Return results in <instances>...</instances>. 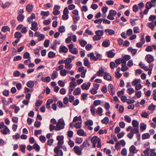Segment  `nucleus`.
I'll list each match as a JSON object with an SVG mask.
<instances>
[{
  "label": "nucleus",
  "mask_w": 156,
  "mask_h": 156,
  "mask_svg": "<svg viewBox=\"0 0 156 156\" xmlns=\"http://www.w3.org/2000/svg\"><path fill=\"white\" fill-rule=\"evenodd\" d=\"M64 143V141H58L57 144V146L55 147L54 149V152L55 153L57 154L59 156H62L63 155V153L62 150H59V148H62V146L59 145V144H63Z\"/></svg>",
  "instance_id": "1"
},
{
  "label": "nucleus",
  "mask_w": 156,
  "mask_h": 156,
  "mask_svg": "<svg viewBox=\"0 0 156 156\" xmlns=\"http://www.w3.org/2000/svg\"><path fill=\"white\" fill-rule=\"evenodd\" d=\"M0 131L4 135L7 134L10 131V130L8 127L5 125L3 122H0Z\"/></svg>",
  "instance_id": "2"
},
{
  "label": "nucleus",
  "mask_w": 156,
  "mask_h": 156,
  "mask_svg": "<svg viewBox=\"0 0 156 156\" xmlns=\"http://www.w3.org/2000/svg\"><path fill=\"white\" fill-rule=\"evenodd\" d=\"M3 63L5 66L7 67H9L10 63L9 54H8V55L7 56H6L4 58Z\"/></svg>",
  "instance_id": "3"
},
{
  "label": "nucleus",
  "mask_w": 156,
  "mask_h": 156,
  "mask_svg": "<svg viewBox=\"0 0 156 156\" xmlns=\"http://www.w3.org/2000/svg\"><path fill=\"white\" fill-rule=\"evenodd\" d=\"M147 62L148 63H150L154 60L153 57L150 54H148L145 57Z\"/></svg>",
  "instance_id": "4"
},
{
  "label": "nucleus",
  "mask_w": 156,
  "mask_h": 156,
  "mask_svg": "<svg viewBox=\"0 0 156 156\" xmlns=\"http://www.w3.org/2000/svg\"><path fill=\"white\" fill-rule=\"evenodd\" d=\"M68 51V48L65 46L61 45L59 47V52L60 53H66Z\"/></svg>",
  "instance_id": "5"
},
{
  "label": "nucleus",
  "mask_w": 156,
  "mask_h": 156,
  "mask_svg": "<svg viewBox=\"0 0 156 156\" xmlns=\"http://www.w3.org/2000/svg\"><path fill=\"white\" fill-rule=\"evenodd\" d=\"M74 152L78 155H81L82 154V152L80 150V148L78 146H75L73 148Z\"/></svg>",
  "instance_id": "6"
},
{
  "label": "nucleus",
  "mask_w": 156,
  "mask_h": 156,
  "mask_svg": "<svg viewBox=\"0 0 156 156\" xmlns=\"http://www.w3.org/2000/svg\"><path fill=\"white\" fill-rule=\"evenodd\" d=\"M113 85L111 83H110L108 85V91L111 95H113L115 94V91L113 92Z\"/></svg>",
  "instance_id": "7"
},
{
  "label": "nucleus",
  "mask_w": 156,
  "mask_h": 156,
  "mask_svg": "<svg viewBox=\"0 0 156 156\" xmlns=\"http://www.w3.org/2000/svg\"><path fill=\"white\" fill-rule=\"evenodd\" d=\"M9 98L8 101H6L5 98H2V101L3 103V108H5V105H8L9 104L10 101L9 100Z\"/></svg>",
  "instance_id": "8"
},
{
  "label": "nucleus",
  "mask_w": 156,
  "mask_h": 156,
  "mask_svg": "<svg viewBox=\"0 0 156 156\" xmlns=\"http://www.w3.org/2000/svg\"><path fill=\"white\" fill-rule=\"evenodd\" d=\"M110 44V41L108 39H106L103 41L102 45L104 47H107L109 46Z\"/></svg>",
  "instance_id": "9"
},
{
  "label": "nucleus",
  "mask_w": 156,
  "mask_h": 156,
  "mask_svg": "<svg viewBox=\"0 0 156 156\" xmlns=\"http://www.w3.org/2000/svg\"><path fill=\"white\" fill-rule=\"evenodd\" d=\"M106 54L108 57L109 58H112L115 55V54L114 52H112L111 50L107 51L106 52Z\"/></svg>",
  "instance_id": "10"
},
{
  "label": "nucleus",
  "mask_w": 156,
  "mask_h": 156,
  "mask_svg": "<svg viewBox=\"0 0 156 156\" xmlns=\"http://www.w3.org/2000/svg\"><path fill=\"white\" fill-rule=\"evenodd\" d=\"M136 150V147L133 145H132L129 148V151L130 153L133 154L135 153L136 152V151H135Z\"/></svg>",
  "instance_id": "11"
},
{
  "label": "nucleus",
  "mask_w": 156,
  "mask_h": 156,
  "mask_svg": "<svg viewBox=\"0 0 156 156\" xmlns=\"http://www.w3.org/2000/svg\"><path fill=\"white\" fill-rule=\"evenodd\" d=\"M26 85L28 87L32 88L34 87V84L33 81L30 80L27 82Z\"/></svg>",
  "instance_id": "12"
},
{
  "label": "nucleus",
  "mask_w": 156,
  "mask_h": 156,
  "mask_svg": "<svg viewBox=\"0 0 156 156\" xmlns=\"http://www.w3.org/2000/svg\"><path fill=\"white\" fill-rule=\"evenodd\" d=\"M108 74V73L105 74L104 76V79L108 80H112V77Z\"/></svg>",
  "instance_id": "13"
},
{
  "label": "nucleus",
  "mask_w": 156,
  "mask_h": 156,
  "mask_svg": "<svg viewBox=\"0 0 156 156\" xmlns=\"http://www.w3.org/2000/svg\"><path fill=\"white\" fill-rule=\"evenodd\" d=\"M33 9V5L28 4L26 7V10L27 12H29L32 10Z\"/></svg>",
  "instance_id": "14"
},
{
  "label": "nucleus",
  "mask_w": 156,
  "mask_h": 156,
  "mask_svg": "<svg viewBox=\"0 0 156 156\" xmlns=\"http://www.w3.org/2000/svg\"><path fill=\"white\" fill-rule=\"evenodd\" d=\"M90 137L88 139H86V140L83 143V145L85 147H87V145L88 146H90V144L89 143V141L90 139Z\"/></svg>",
  "instance_id": "15"
},
{
  "label": "nucleus",
  "mask_w": 156,
  "mask_h": 156,
  "mask_svg": "<svg viewBox=\"0 0 156 156\" xmlns=\"http://www.w3.org/2000/svg\"><path fill=\"white\" fill-rule=\"evenodd\" d=\"M22 37V34L20 32H16L14 34V37L16 39H20V38Z\"/></svg>",
  "instance_id": "16"
},
{
  "label": "nucleus",
  "mask_w": 156,
  "mask_h": 156,
  "mask_svg": "<svg viewBox=\"0 0 156 156\" xmlns=\"http://www.w3.org/2000/svg\"><path fill=\"white\" fill-rule=\"evenodd\" d=\"M77 134L80 136H86V134L84 135V132L82 129H80L77 131Z\"/></svg>",
  "instance_id": "17"
},
{
  "label": "nucleus",
  "mask_w": 156,
  "mask_h": 156,
  "mask_svg": "<svg viewBox=\"0 0 156 156\" xmlns=\"http://www.w3.org/2000/svg\"><path fill=\"white\" fill-rule=\"evenodd\" d=\"M33 148L35 149L36 151L38 152L40 150V146L37 143H35L33 145Z\"/></svg>",
  "instance_id": "18"
},
{
  "label": "nucleus",
  "mask_w": 156,
  "mask_h": 156,
  "mask_svg": "<svg viewBox=\"0 0 156 156\" xmlns=\"http://www.w3.org/2000/svg\"><path fill=\"white\" fill-rule=\"evenodd\" d=\"M6 35H3L0 32V44H2L6 38Z\"/></svg>",
  "instance_id": "19"
},
{
  "label": "nucleus",
  "mask_w": 156,
  "mask_h": 156,
  "mask_svg": "<svg viewBox=\"0 0 156 156\" xmlns=\"http://www.w3.org/2000/svg\"><path fill=\"white\" fill-rule=\"evenodd\" d=\"M146 124L144 123H142L140 124V130L141 132L144 131L146 128Z\"/></svg>",
  "instance_id": "20"
},
{
  "label": "nucleus",
  "mask_w": 156,
  "mask_h": 156,
  "mask_svg": "<svg viewBox=\"0 0 156 156\" xmlns=\"http://www.w3.org/2000/svg\"><path fill=\"white\" fill-rule=\"evenodd\" d=\"M41 80L44 82H49L51 81V79L49 76H47L45 78L42 77Z\"/></svg>",
  "instance_id": "21"
},
{
  "label": "nucleus",
  "mask_w": 156,
  "mask_h": 156,
  "mask_svg": "<svg viewBox=\"0 0 156 156\" xmlns=\"http://www.w3.org/2000/svg\"><path fill=\"white\" fill-rule=\"evenodd\" d=\"M104 73H105V75L106 74L108 73L104 72V70H98L97 73V76H102L103 75H102V74Z\"/></svg>",
  "instance_id": "22"
},
{
  "label": "nucleus",
  "mask_w": 156,
  "mask_h": 156,
  "mask_svg": "<svg viewBox=\"0 0 156 156\" xmlns=\"http://www.w3.org/2000/svg\"><path fill=\"white\" fill-rule=\"evenodd\" d=\"M7 30L10 31V27L8 26H4L2 27L1 31L2 32H5Z\"/></svg>",
  "instance_id": "23"
},
{
  "label": "nucleus",
  "mask_w": 156,
  "mask_h": 156,
  "mask_svg": "<svg viewBox=\"0 0 156 156\" xmlns=\"http://www.w3.org/2000/svg\"><path fill=\"white\" fill-rule=\"evenodd\" d=\"M24 18V16L22 14H19L17 17V20L18 21L22 22Z\"/></svg>",
  "instance_id": "24"
},
{
  "label": "nucleus",
  "mask_w": 156,
  "mask_h": 156,
  "mask_svg": "<svg viewBox=\"0 0 156 156\" xmlns=\"http://www.w3.org/2000/svg\"><path fill=\"white\" fill-rule=\"evenodd\" d=\"M96 35L98 36H101L104 34V32L103 30H97L95 32Z\"/></svg>",
  "instance_id": "25"
},
{
  "label": "nucleus",
  "mask_w": 156,
  "mask_h": 156,
  "mask_svg": "<svg viewBox=\"0 0 156 156\" xmlns=\"http://www.w3.org/2000/svg\"><path fill=\"white\" fill-rule=\"evenodd\" d=\"M55 53L52 51H50L49 52L48 54V57L49 58H52L55 55Z\"/></svg>",
  "instance_id": "26"
},
{
  "label": "nucleus",
  "mask_w": 156,
  "mask_h": 156,
  "mask_svg": "<svg viewBox=\"0 0 156 156\" xmlns=\"http://www.w3.org/2000/svg\"><path fill=\"white\" fill-rule=\"evenodd\" d=\"M109 122V118L107 117H105L103 119L101 120V122L102 123L107 124Z\"/></svg>",
  "instance_id": "27"
},
{
  "label": "nucleus",
  "mask_w": 156,
  "mask_h": 156,
  "mask_svg": "<svg viewBox=\"0 0 156 156\" xmlns=\"http://www.w3.org/2000/svg\"><path fill=\"white\" fill-rule=\"evenodd\" d=\"M84 64L85 66L88 67L90 66V62L88 59L85 57L84 59Z\"/></svg>",
  "instance_id": "28"
},
{
  "label": "nucleus",
  "mask_w": 156,
  "mask_h": 156,
  "mask_svg": "<svg viewBox=\"0 0 156 156\" xmlns=\"http://www.w3.org/2000/svg\"><path fill=\"white\" fill-rule=\"evenodd\" d=\"M139 122L135 120H133L132 121V124L134 127H138L139 126Z\"/></svg>",
  "instance_id": "29"
},
{
  "label": "nucleus",
  "mask_w": 156,
  "mask_h": 156,
  "mask_svg": "<svg viewBox=\"0 0 156 156\" xmlns=\"http://www.w3.org/2000/svg\"><path fill=\"white\" fill-rule=\"evenodd\" d=\"M150 137V136L148 133H145L142 135V138L143 140L149 138Z\"/></svg>",
  "instance_id": "30"
},
{
  "label": "nucleus",
  "mask_w": 156,
  "mask_h": 156,
  "mask_svg": "<svg viewBox=\"0 0 156 156\" xmlns=\"http://www.w3.org/2000/svg\"><path fill=\"white\" fill-rule=\"evenodd\" d=\"M105 31L108 32L109 35L114 34L115 33V31L114 30L111 29H106L105 30Z\"/></svg>",
  "instance_id": "31"
},
{
  "label": "nucleus",
  "mask_w": 156,
  "mask_h": 156,
  "mask_svg": "<svg viewBox=\"0 0 156 156\" xmlns=\"http://www.w3.org/2000/svg\"><path fill=\"white\" fill-rule=\"evenodd\" d=\"M49 14L50 12L49 11L45 12L42 11L41 12V15L44 16H48L49 15Z\"/></svg>",
  "instance_id": "32"
},
{
  "label": "nucleus",
  "mask_w": 156,
  "mask_h": 156,
  "mask_svg": "<svg viewBox=\"0 0 156 156\" xmlns=\"http://www.w3.org/2000/svg\"><path fill=\"white\" fill-rule=\"evenodd\" d=\"M82 123V122H76L75 123L74 125L75 127L77 129L80 128L82 126L81 124Z\"/></svg>",
  "instance_id": "33"
},
{
  "label": "nucleus",
  "mask_w": 156,
  "mask_h": 156,
  "mask_svg": "<svg viewBox=\"0 0 156 156\" xmlns=\"http://www.w3.org/2000/svg\"><path fill=\"white\" fill-rule=\"evenodd\" d=\"M156 106L152 103L151 105H149L148 107V109L151 111H153L155 110Z\"/></svg>",
  "instance_id": "34"
},
{
  "label": "nucleus",
  "mask_w": 156,
  "mask_h": 156,
  "mask_svg": "<svg viewBox=\"0 0 156 156\" xmlns=\"http://www.w3.org/2000/svg\"><path fill=\"white\" fill-rule=\"evenodd\" d=\"M58 76V73L57 71H54L53 72L52 75L51 76V78L52 79H54L57 77Z\"/></svg>",
  "instance_id": "35"
},
{
  "label": "nucleus",
  "mask_w": 156,
  "mask_h": 156,
  "mask_svg": "<svg viewBox=\"0 0 156 156\" xmlns=\"http://www.w3.org/2000/svg\"><path fill=\"white\" fill-rule=\"evenodd\" d=\"M98 138L97 136H94L91 139V142L92 143H97Z\"/></svg>",
  "instance_id": "36"
},
{
  "label": "nucleus",
  "mask_w": 156,
  "mask_h": 156,
  "mask_svg": "<svg viewBox=\"0 0 156 156\" xmlns=\"http://www.w3.org/2000/svg\"><path fill=\"white\" fill-rule=\"evenodd\" d=\"M73 23L76 24L77 23V21L79 20L80 17L79 16H73Z\"/></svg>",
  "instance_id": "37"
},
{
  "label": "nucleus",
  "mask_w": 156,
  "mask_h": 156,
  "mask_svg": "<svg viewBox=\"0 0 156 156\" xmlns=\"http://www.w3.org/2000/svg\"><path fill=\"white\" fill-rule=\"evenodd\" d=\"M142 65V64L141 62H140L139 63V66H140L141 68L143 69L145 71H147L149 70V68L147 66H141Z\"/></svg>",
  "instance_id": "38"
},
{
  "label": "nucleus",
  "mask_w": 156,
  "mask_h": 156,
  "mask_svg": "<svg viewBox=\"0 0 156 156\" xmlns=\"http://www.w3.org/2000/svg\"><path fill=\"white\" fill-rule=\"evenodd\" d=\"M59 31L61 33L64 32L65 31V27L63 26H61L58 28Z\"/></svg>",
  "instance_id": "39"
},
{
  "label": "nucleus",
  "mask_w": 156,
  "mask_h": 156,
  "mask_svg": "<svg viewBox=\"0 0 156 156\" xmlns=\"http://www.w3.org/2000/svg\"><path fill=\"white\" fill-rule=\"evenodd\" d=\"M68 72L66 69H64L60 71V74L62 76H64L66 75L67 72Z\"/></svg>",
  "instance_id": "40"
},
{
  "label": "nucleus",
  "mask_w": 156,
  "mask_h": 156,
  "mask_svg": "<svg viewBox=\"0 0 156 156\" xmlns=\"http://www.w3.org/2000/svg\"><path fill=\"white\" fill-rule=\"evenodd\" d=\"M64 137L63 135H58L57 137V140L58 141H64Z\"/></svg>",
  "instance_id": "41"
},
{
  "label": "nucleus",
  "mask_w": 156,
  "mask_h": 156,
  "mask_svg": "<svg viewBox=\"0 0 156 156\" xmlns=\"http://www.w3.org/2000/svg\"><path fill=\"white\" fill-rule=\"evenodd\" d=\"M124 117L125 118V120L128 123H130L131 121V119L130 117L127 115H126L124 116Z\"/></svg>",
  "instance_id": "42"
},
{
  "label": "nucleus",
  "mask_w": 156,
  "mask_h": 156,
  "mask_svg": "<svg viewBox=\"0 0 156 156\" xmlns=\"http://www.w3.org/2000/svg\"><path fill=\"white\" fill-rule=\"evenodd\" d=\"M19 147H20V150L23 153H25L26 148L25 145L21 144L20 145Z\"/></svg>",
  "instance_id": "43"
},
{
  "label": "nucleus",
  "mask_w": 156,
  "mask_h": 156,
  "mask_svg": "<svg viewBox=\"0 0 156 156\" xmlns=\"http://www.w3.org/2000/svg\"><path fill=\"white\" fill-rule=\"evenodd\" d=\"M85 124L87 126H92L93 125V122L91 120H88L85 122Z\"/></svg>",
  "instance_id": "44"
},
{
  "label": "nucleus",
  "mask_w": 156,
  "mask_h": 156,
  "mask_svg": "<svg viewBox=\"0 0 156 156\" xmlns=\"http://www.w3.org/2000/svg\"><path fill=\"white\" fill-rule=\"evenodd\" d=\"M77 85L75 81H72L70 83L69 87H72V88H74Z\"/></svg>",
  "instance_id": "45"
},
{
  "label": "nucleus",
  "mask_w": 156,
  "mask_h": 156,
  "mask_svg": "<svg viewBox=\"0 0 156 156\" xmlns=\"http://www.w3.org/2000/svg\"><path fill=\"white\" fill-rule=\"evenodd\" d=\"M50 40L48 39L45 40L44 43V46L45 47H48L49 46Z\"/></svg>",
  "instance_id": "46"
},
{
  "label": "nucleus",
  "mask_w": 156,
  "mask_h": 156,
  "mask_svg": "<svg viewBox=\"0 0 156 156\" xmlns=\"http://www.w3.org/2000/svg\"><path fill=\"white\" fill-rule=\"evenodd\" d=\"M127 92L128 94L130 95L134 92V90L133 88H128L127 90Z\"/></svg>",
  "instance_id": "47"
},
{
  "label": "nucleus",
  "mask_w": 156,
  "mask_h": 156,
  "mask_svg": "<svg viewBox=\"0 0 156 156\" xmlns=\"http://www.w3.org/2000/svg\"><path fill=\"white\" fill-rule=\"evenodd\" d=\"M10 5V3L9 2H7L4 4H2L1 5V6L3 8H5L7 7H9Z\"/></svg>",
  "instance_id": "48"
},
{
  "label": "nucleus",
  "mask_w": 156,
  "mask_h": 156,
  "mask_svg": "<svg viewBox=\"0 0 156 156\" xmlns=\"http://www.w3.org/2000/svg\"><path fill=\"white\" fill-rule=\"evenodd\" d=\"M39 139L43 143H44L46 141V138L44 136H41L39 137Z\"/></svg>",
  "instance_id": "49"
},
{
  "label": "nucleus",
  "mask_w": 156,
  "mask_h": 156,
  "mask_svg": "<svg viewBox=\"0 0 156 156\" xmlns=\"http://www.w3.org/2000/svg\"><path fill=\"white\" fill-rule=\"evenodd\" d=\"M71 53L74 54H77L78 52V49L77 48H73V50L70 51Z\"/></svg>",
  "instance_id": "50"
},
{
  "label": "nucleus",
  "mask_w": 156,
  "mask_h": 156,
  "mask_svg": "<svg viewBox=\"0 0 156 156\" xmlns=\"http://www.w3.org/2000/svg\"><path fill=\"white\" fill-rule=\"evenodd\" d=\"M41 122L39 121H36L34 123V126L36 128L39 127L41 125Z\"/></svg>",
  "instance_id": "51"
},
{
  "label": "nucleus",
  "mask_w": 156,
  "mask_h": 156,
  "mask_svg": "<svg viewBox=\"0 0 156 156\" xmlns=\"http://www.w3.org/2000/svg\"><path fill=\"white\" fill-rule=\"evenodd\" d=\"M23 57L25 59L30 58V54L27 52H26L24 53L23 55Z\"/></svg>",
  "instance_id": "52"
},
{
  "label": "nucleus",
  "mask_w": 156,
  "mask_h": 156,
  "mask_svg": "<svg viewBox=\"0 0 156 156\" xmlns=\"http://www.w3.org/2000/svg\"><path fill=\"white\" fill-rule=\"evenodd\" d=\"M156 19V16L151 15L149 18V20L150 21H154Z\"/></svg>",
  "instance_id": "53"
},
{
  "label": "nucleus",
  "mask_w": 156,
  "mask_h": 156,
  "mask_svg": "<svg viewBox=\"0 0 156 156\" xmlns=\"http://www.w3.org/2000/svg\"><path fill=\"white\" fill-rule=\"evenodd\" d=\"M121 154L123 156H126L127 155V150L125 148H123L121 151Z\"/></svg>",
  "instance_id": "54"
},
{
  "label": "nucleus",
  "mask_w": 156,
  "mask_h": 156,
  "mask_svg": "<svg viewBox=\"0 0 156 156\" xmlns=\"http://www.w3.org/2000/svg\"><path fill=\"white\" fill-rule=\"evenodd\" d=\"M80 44L82 47H84L87 44L86 41L82 40L81 41L79 42Z\"/></svg>",
  "instance_id": "55"
},
{
  "label": "nucleus",
  "mask_w": 156,
  "mask_h": 156,
  "mask_svg": "<svg viewBox=\"0 0 156 156\" xmlns=\"http://www.w3.org/2000/svg\"><path fill=\"white\" fill-rule=\"evenodd\" d=\"M122 66V67L121 68V70L122 71H125L127 70H128L129 69L128 67L126 65H121Z\"/></svg>",
  "instance_id": "56"
},
{
  "label": "nucleus",
  "mask_w": 156,
  "mask_h": 156,
  "mask_svg": "<svg viewBox=\"0 0 156 156\" xmlns=\"http://www.w3.org/2000/svg\"><path fill=\"white\" fill-rule=\"evenodd\" d=\"M12 120L13 122L14 123H17L18 121V118L16 116H13L12 118Z\"/></svg>",
  "instance_id": "57"
},
{
  "label": "nucleus",
  "mask_w": 156,
  "mask_h": 156,
  "mask_svg": "<svg viewBox=\"0 0 156 156\" xmlns=\"http://www.w3.org/2000/svg\"><path fill=\"white\" fill-rule=\"evenodd\" d=\"M139 9L138 6L136 5H134L133 7V10L134 12H137Z\"/></svg>",
  "instance_id": "58"
},
{
  "label": "nucleus",
  "mask_w": 156,
  "mask_h": 156,
  "mask_svg": "<svg viewBox=\"0 0 156 156\" xmlns=\"http://www.w3.org/2000/svg\"><path fill=\"white\" fill-rule=\"evenodd\" d=\"M101 103V101L100 100H98L94 101L93 104L95 106H96L100 105Z\"/></svg>",
  "instance_id": "59"
},
{
  "label": "nucleus",
  "mask_w": 156,
  "mask_h": 156,
  "mask_svg": "<svg viewBox=\"0 0 156 156\" xmlns=\"http://www.w3.org/2000/svg\"><path fill=\"white\" fill-rule=\"evenodd\" d=\"M83 141V139L81 138H77L76 140V143L78 144H80Z\"/></svg>",
  "instance_id": "60"
},
{
  "label": "nucleus",
  "mask_w": 156,
  "mask_h": 156,
  "mask_svg": "<svg viewBox=\"0 0 156 156\" xmlns=\"http://www.w3.org/2000/svg\"><path fill=\"white\" fill-rule=\"evenodd\" d=\"M58 85L61 87H63L65 85V83L63 82L62 80H59L58 82Z\"/></svg>",
  "instance_id": "61"
},
{
  "label": "nucleus",
  "mask_w": 156,
  "mask_h": 156,
  "mask_svg": "<svg viewBox=\"0 0 156 156\" xmlns=\"http://www.w3.org/2000/svg\"><path fill=\"white\" fill-rule=\"evenodd\" d=\"M43 103V101L42 100L40 101L39 100H37V102L35 103V106L37 107H38L41 105Z\"/></svg>",
  "instance_id": "62"
},
{
  "label": "nucleus",
  "mask_w": 156,
  "mask_h": 156,
  "mask_svg": "<svg viewBox=\"0 0 156 156\" xmlns=\"http://www.w3.org/2000/svg\"><path fill=\"white\" fill-rule=\"evenodd\" d=\"M51 22V19H48L47 20H45L44 21L43 23L46 25H49Z\"/></svg>",
  "instance_id": "63"
},
{
  "label": "nucleus",
  "mask_w": 156,
  "mask_h": 156,
  "mask_svg": "<svg viewBox=\"0 0 156 156\" xmlns=\"http://www.w3.org/2000/svg\"><path fill=\"white\" fill-rule=\"evenodd\" d=\"M124 134L125 133L123 132H122L118 134L117 135L118 138V139H120L123 137Z\"/></svg>",
  "instance_id": "64"
}]
</instances>
